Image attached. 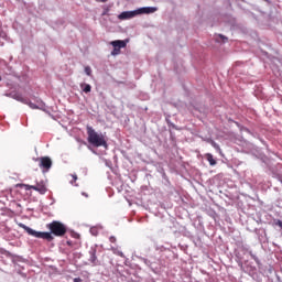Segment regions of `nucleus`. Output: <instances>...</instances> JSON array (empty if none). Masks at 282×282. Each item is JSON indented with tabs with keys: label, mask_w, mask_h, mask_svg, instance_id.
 <instances>
[{
	"label": "nucleus",
	"mask_w": 282,
	"mask_h": 282,
	"mask_svg": "<svg viewBox=\"0 0 282 282\" xmlns=\"http://www.w3.org/2000/svg\"><path fill=\"white\" fill-rule=\"evenodd\" d=\"M86 131H87V135H88L87 140L89 144L96 148L104 147V149H107L108 147L107 139H105L102 133L96 132V130L91 126H87Z\"/></svg>",
	"instance_id": "f03ea898"
},
{
	"label": "nucleus",
	"mask_w": 282,
	"mask_h": 282,
	"mask_svg": "<svg viewBox=\"0 0 282 282\" xmlns=\"http://www.w3.org/2000/svg\"><path fill=\"white\" fill-rule=\"evenodd\" d=\"M153 12H158V8L142 7L134 11H123L118 15V19H120V21H127L129 19H133L134 17H138L139 14H153Z\"/></svg>",
	"instance_id": "7ed1b4c3"
},
{
	"label": "nucleus",
	"mask_w": 282,
	"mask_h": 282,
	"mask_svg": "<svg viewBox=\"0 0 282 282\" xmlns=\"http://www.w3.org/2000/svg\"><path fill=\"white\" fill-rule=\"evenodd\" d=\"M219 39H221V41H224V42L228 41V37H226V36L223 35V34H219Z\"/></svg>",
	"instance_id": "dca6fc26"
},
{
	"label": "nucleus",
	"mask_w": 282,
	"mask_h": 282,
	"mask_svg": "<svg viewBox=\"0 0 282 282\" xmlns=\"http://www.w3.org/2000/svg\"><path fill=\"white\" fill-rule=\"evenodd\" d=\"M250 257H252L254 260H257V256L252 253V251L249 252Z\"/></svg>",
	"instance_id": "aec40b11"
},
{
	"label": "nucleus",
	"mask_w": 282,
	"mask_h": 282,
	"mask_svg": "<svg viewBox=\"0 0 282 282\" xmlns=\"http://www.w3.org/2000/svg\"><path fill=\"white\" fill-rule=\"evenodd\" d=\"M72 177H73V181H70V183L74 184V182H76V180H78V176L76 174H73Z\"/></svg>",
	"instance_id": "2eb2a0df"
},
{
	"label": "nucleus",
	"mask_w": 282,
	"mask_h": 282,
	"mask_svg": "<svg viewBox=\"0 0 282 282\" xmlns=\"http://www.w3.org/2000/svg\"><path fill=\"white\" fill-rule=\"evenodd\" d=\"M205 158H206L207 162H209L210 166H215L217 164V160H215V158L213 156L212 153H206Z\"/></svg>",
	"instance_id": "1a4fd4ad"
},
{
	"label": "nucleus",
	"mask_w": 282,
	"mask_h": 282,
	"mask_svg": "<svg viewBox=\"0 0 282 282\" xmlns=\"http://www.w3.org/2000/svg\"><path fill=\"white\" fill-rule=\"evenodd\" d=\"M210 144H212L213 148L216 149V151H221V148H219V144H217V142L210 140Z\"/></svg>",
	"instance_id": "f8f14e48"
},
{
	"label": "nucleus",
	"mask_w": 282,
	"mask_h": 282,
	"mask_svg": "<svg viewBox=\"0 0 282 282\" xmlns=\"http://www.w3.org/2000/svg\"><path fill=\"white\" fill-rule=\"evenodd\" d=\"M18 188H25V191H34V185H28V184H18Z\"/></svg>",
	"instance_id": "9b49d317"
},
{
	"label": "nucleus",
	"mask_w": 282,
	"mask_h": 282,
	"mask_svg": "<svg viewBox=\"0 0 282 282\" xmlns=\"http://www.w3.org/2000/svg\"><path fill=\"white\" fill-rule=\"evenodd\" d=\"M127 43H129V40H116L110 42V45L113 47L111 56H118V54H120V50L127 47Z\"/></svg>",
	"instance_id": "20e7f679"
},
{
	"label": "nucleus",
	"mask_w": 282,
	"mask_h": 282,
	"mask_svg": "<svg viewBox=\"0 0 282 282\" xmlns=\"http://www.w3.org/2000/svg\"><path fill=\"white\" fill-rule=\"evenodd\" d=\"M80 89L84 91V94H89L91 91V85L83 83L80 84Z\"/></svg>",
	"instance_id": "9d476101"
},
{
	"label": "nucleus",
	"mask_w": 282,
	"mask_h": 282,
	"mask_svg": "<svg viewBox=\"0 0 282 282\" xmlns=\"http://www.w3.org/2000/svg\"><path fill=\"white\" fill-rule=\"evenodd\" d=\"M109 241H110V243H116V237H115V236H111V237L109 238Z\"/></svg>",
	"instance_id": "f3484780"
},
{
	"label": "nucleus",
	"mask_w": 282,
	"mask_h": 282,
	"mask_svg": "<svg viewBox=\"0 0 282 282\" xmlns=\"http://www.w3.org/2000/svg\"><path fill=\"white\" fill-rule=\"evenodd\" d=\"M275 226H279L280 228H282V221H281V220H278V221L275 223Z\"/></svg>",
	"instance_id": "6ab92c4d"
},
{
	"label": "nucleus",
	"mask_w": 282,
	"mask_h": 282,
	"mask_svg": "<svg viewBox=\"0 0 282 282\" xmlns=\"http://www.w3.org/2000/svg\"><path fill=\"white\" fill-rule=\"evenodd\" d=\"M33 191H36L40 195H45L47 193V185H45V181H37L36 185H33Z\"/></svg>",
	"instance_id": "423d86ee"
},
{
	"label": "nucleus",
	"mask_w": 282,
	"mask_h": 282,
	"mask_svg": "<svg viewBox=\"0 0 282 282\" xmlns=\"http://www.w3.org/2000/svg\"><path fill=\"white\" fill-rule=\"evenodd\" d=\"M95 1H97V3H107V1L109 0H95Z\"/></svg>",
	"instance_id": "a211bd4d"
},
{
	"label": "nucleus",
	"mask_w": 282,
	"mask_h": 282,
	"mask_svg": "<svg viewBox=\"0 0 282 282\" xmlns=\"http://www.w3.org/2000/svg\"><path fill=\"white\" fill-rule=\"evenodd\" d=\"M37 160L40 162V169H43L44 171H50L52 169V159H50V156H42Z\"/></svg>",
	"instance_id": "39448f33"
},
{
	"label": "nucleus",
	"mask_w": 282,
	"mask_h": 282,
	"mask_svg": "<svg viewBox=\"0 0 282 282\" xmlns=\"http://www.w3.org/2000/svg\"><path fill=\"white\" fill-rule=\"evenodd\" d=\"M2 78H1V75H0V83H1Z\"/></svg>",
	"instance_id": "4be33fe9"
},
{
	"label": "nucleus",
	"mask_w": 282,
	"mask_h": 282,
	"mask_svg": "<svg viewBox=\"0 0 282 282\" xmlns=\"http://www.w3.org/2000/svg\"><path fill=\"white\" fill-rule=\"evenodd\" d=\"M12 98H14V100H18L19 102H23L24 105H28V99L23 98V96L19 93H14L12 95Z\"/></svg>",
	"instance_id": "6e6552de"
},
{
	"label": "nucleus",
	"mask_w": 282,
	"mask_h": 282,
	"mask_svg": "<svg viewBox=\"0 0 282 282\" xmlns=\"http://www.w3.org/2000/svg\"><path fill=\"white\" fill-rule=\"evenodd\" d=\"M85 74H86L87 76H91V67L86 66V67H85Z\"/></svg>",
	"instance_id": "4468645a"
},
{
	"label": "nucleus",
	"mask_w": 282,
	"mask_h": 282,
	"mask_svg": "<svg viewBox=\"0 0 282 282\" xmlns=\"http://www.w3.org/2000/svg\"><path fill=\"white\" fill-rule=\"evenodd\" d=\"M74 282H80V278H75Z\"/></svg>",
	"instance_id": "412c9836"
},
{
	"label": "nucleus",
	"mask_w": 282,
	"mask_h": 282,
	"mask_svg": "<svg viewBox=\"0 0 282 282\" xmlns=\"http://www.w3.org/2000/svg\"><path fill=\"white\" fill-rule=\"evenodd\" d=\"M90 258L89 261L94 265H98V257H96V249H90L89 251Z\"/></svg>",
	"instance_id": "0eeeda50"
},
{
	"label": "nucleus",
	"mask_w": 282,
	"mask_h": 282,
	"mask_svg": "<svg viewBox=\"0 0 282 282\" xmlns=\"http://www.w3.org/2000/svg\"><path fill=\"white\" fill-rule=\"evenodd\" d=\"M19 228H22L30 235L31 237H35L36 239H45L46 241H54V236L55 237H65L67 235V226L65 224L58 221V220H53L51 224L46 225V228L51 231H36L30 227H28L23 223L18 224ZM54 235V236H52Z\"/></svg>",
	"instance_id": "f257e3e1"
},
{
	"label": "nucleus",
	"mask_w": 282,
	"mask_h": 282,
	"mask_svg": "<svg viewBox=\"0 0 282 282\" xmlns=\"http://www.w3.org/2000/svg\"><path fill=\"white\" fill-rule=\"evenodd\" d=\"M26 105H29V107H30L31 109H39V105L33 104L32 101H29V102H28V100H26Z\"/></svg>",
	"instance_id": "ddd939ff"
}]
</instances>
